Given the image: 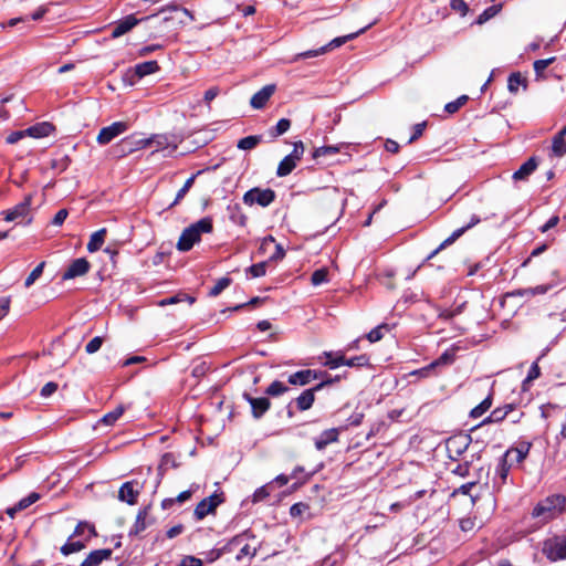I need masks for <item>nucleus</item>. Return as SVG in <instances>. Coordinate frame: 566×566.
I'll use <instances>...</instances> for the list:
<instances>
[{
    "label": "nucleus",
    "instance_id": "nucleus-57",
    "mask_svg": "<svg viewBox=\"0 0 566 566\" xmlns=\"http://www.w3.org/2000/svg\"><path fill=\"white\" fill-rule=\"evenodd\" d=\"M88 531L90 533L92 534H95V528L93 525H90L88 523L86 522H80L76 527H75V531L73 533V536H78V535H82L84 534L85 531Z\"/></svg>",
    "mask_w": 566,
    "mask_h": 566
},
{
    "label": "nucleus",
    "instance_id": "nucleus-44",
    "mask_svg": "<svg viewBox=\"0 0 566 566\" xmlns=\"http://www.w3.org/2000/svg\"><path fill=\"white\" fill-rule=\"evenodd\" d=\"M44 266L45 262H41L32 270V272L25 279V287H30L42 275Z\"/></svg>",
    "mask_w": 566,
    "mask_h": 566
},
{
    "label": "nucleus",
    "instance_id": "nucleus-8",
    "mask_svg": "<svg viewBox=\"0 0 566 566\" xmlns=\"http://www.w3.org/2000/svg\"><path fill=\"white\" fill-rule=\"evenodd\" d=\"M128 129L126 122H115L109 126L103 127L97 135V143L99 145H106L115 139L117 136L124 134Z\"/></svg>",
    "mask_w": 566,
    "mask_h": 566
},
{
    "label": "nucleus",
    "instance_id": "nucleus-11",
    "mask_svg": "<svg viewBox=\"0 0 566 566\" xmlns=\"http://www.w3.org/2000/svg\"><path fill=\"white\" fill-rule=\"evenodd\" d=\"M532 446L530 441H518L515 447L507 449L503 455L507 458L511 463L516 462L520 464L527 458Z\"/></svg>",
    "mask_w": 566,
    "mask_h": 566
},
{
    "label": "nucleus",
    "instance_id": "nucleus-15",
    "mask_svg": "<svg viewBox=\"0 0 566 566\" xmlns=\"http://www.w3.org/2000/svg\"><path fill=\"white\" fill-rule=\"evenodd\" d=\"M143 19H137L134 14H129L120 20H118L113 29H112V38H119L127 32H129L133 28H135Z\"/></svg>",
    "mask_w": 566,
    "mask_h": 566
},
{
    "label": "nucleus",
    "instance_id": "nucleus-24",
    "mask_svg": "<svg viewBox=\"0 0 566 566\" xmlns=\"http://www.w3.org/2000/svg\"><path fill=\"white\" fill-rule=\"evenodd\" d=\"M338 437H339V429L332 428V429L325 430L315 439V448L318 451H322L328 444L338 441Z\"/></svg>",
    "mask_w": 566,
    "mask_h": 566
},
{
    "label": "nucleus",
    "instance_id": "nucleus-27",
    "mask_svg": "<svg viewBox=\"0 0 566 566\" xmlns=\"http://www.w3.org/2000/svg\"><path fill=\"white\" fill-rule=\"evenodd\" d=\"M552 289L551 284H541L535 287L517 289L511 293L513 296L534 297L536 295L546 294Z\"/></svg>",
    "mask_w": 566,
    "mask_h": 566
},
{
    "label": "nucleus",
    "instance_id": "nucleus-3",
    "mask_svg": "<svg viewBox=\"0 0 566 566\" xmlns=\"http://www.w3.org/2000/svg\"><path fill=\"white\" fill-rule=\"evenodd\" d=\"M368 28H369V25L358 30L357 32H354V33H350V34H347L344 36L335 38L331 42H328L327 44H325L318 49L308 50V51L297 53L290 60V63H295V62H298L300 60L312 59V57L323 55V54L327 53L328 51L339 48L340 45L345 44L347 41H350V40L357 38L360 33H364Z\"/></svg>",
    "mask_w": 566,
    "mask_h": 566
},
{
    "label": "nucleus",
    "instance_id": "nucleus-48",
    "mask_svg": "<svg viewBox=\"0 0 566 566\" xmlns=\"http://www.w3.org/2000/svg\"><path fill=\"white\" fill-rule=\"evenodd\" d=\"M369 364V358L367 355H359L353 358H345V366L348 367H361Z\"/></svg>",
    "mask_w": 566,
    "mask_h": 566
},
{
    "label": "nucleus",
    "instance_id": "nucleus-38",
    "mask_svg": "<svg viewBox=\"0 0 566 566\" xmlns=\"http://www.w3.org/2000/svg\"><path fill=\"white\" fill-rule=\"evenodd\" d=\"M289 390V387L284 385L282 381L274 380L266 388L265 394L272 397H277L285 394Z\"/></svg>",
    "mask_w": 566,
    "mask_h": 566
},
{
    "label": "nucleus",
    "instance_id": "nucleus-2",
    "mask_svg": "<svg viewBox=\"0 0 566 566\" xmlns=\"http://www.w3.org/2000/svg\"><path fill=\"white\" fill-rule=\"evenodd\" d=\"M213 230L212 219L205 217L197 222L190 224L181 232L176 248L180 252H187L201 240L203 233H211Z\"/></svg>",
    "mask_w": 566,
    "mask_h": 566
},
{
    "label": "nucleus",
    "instance_id": "nucleus-58",
    "mask_svg": "<svg viewBox=\"0 0 566 566\" xmlns=\"http://www.w3.org/2000/svg\"><path fill=\"white\" fill-rule=\"evenodd\" d=\"M24 136H28L27 129L24 130H17L9 134L6 138V142L10 145L18 143L20 139H22Z\"/></svg>",
    "mask_w": 566,
    "mask_h": 566
},
{
    "label": "nucleus",
    "instance_id": "nucleus-4",
    "mask_svg": "<svg viewBox=\"0 0 566 566\" xmlns=\"http://www.w3.org/2000/svg\"><path fill=\"white\" fill-rule=\"evenodd\" d=\"M249 537V533L244 532L242 534L234 536L224 545V549H228L229 553H234L238 551L235 555V559L238 563L250 562L256 554V547L251 546L247 542Z\"/></svg>",
    "mask_w": 566,
    "mask_h": 566
},
{
    "label": "nucleus",
    "instance_id": "nucleus-60",
    "mask_svg": "<svg viewBox=\"0 0 566 566\" xmlns=\"http://www.w3.org/2000/svg\"><path fill=\"white\" fill-rule=\"evenodd\" d=\"M57 389V384L56 382H53V381H50V382H46L42 389H41V396L42 397H50L52 394H54Z\"/></svg>",
    "mask_w": 566,
    "mask_h": 566
},
{
    "label": "nucleus",
    "instance_id": "nucleus-36",
    "mask_svg": "<svg viewBox=\"0 0 566 566\" xmlns=\"http://www.w3.org/2000/svg\"><path fill=\"white\" fill-rule=\"evenodd\" d=\"M291 127V120L287 118H281L277 124L270 128L269 134L271 137L276 138L286 133Z\"/></svg>",
    "mask_w": 566,
    "mask_h": 566
},
{
    "label": "nucleus",
    "instance_id": "nucleus-40",
    "mask_svg": "<svg viewBox=\"0 0 566 566\" xmlns=\"http://www.w3.org/2000/svg\"><path fill=\"white\" fill-rule=\"evenodd\" d=\"M85 547V544L81 541H75V542H72L71 538L69 539V542H66L62 547H61V553L63 555H70L72 553H76V552H80L82 551L83 548Z\"/></svg>",
    "mask_w": 566,
    "mask_h": 566
},
{
    "label": "nucleus",
    "instance_id": "nucleus-51",
    "mask_svg": "<svg viewBox=\"0 0 566 566\" xmlns=\"http://www.w3.org/2000/svg\"><path fill=\"white\" fill-rule=\"evenodd\" d=\"M382 329H388V325L386 324H382V325H379L375 328H373L368 334H367V339L370 342V343H375V342H378L382 338Z\"/></svg>",
    "mask_w": 566,
    "mask_h": 566
},
{
    "label": "nucleus",
    "instance_id": "nucleus-22",
    "mask_svg": "<svg viewBox=\"0 0 566 566\" xmlns=\"http://www.w3.org/2000/svg\"><path fill=\"white\" fill-rule=\"evenodd\" d=\"M113 551L111 548H102L91 552L80 566H98L103 560L111 558Z\"/></svg>",
    "mask_w": 566,
    "mask_h": 566
},
{
    "label": "nucleus",
    "instance_id": "nucleus-14",
    "mask_svg": "<svg viewBox=\"0 0 566 566\" xmlns=\"http://www.w3.org/2000/svg\"><path fill=\"white\" fill-rule=\"evenodd\" d=\"M276 90L275 84H268L252 95L250 105L254 109H262Z\"/></svg>",
    "mask_w": 566,
    "mask_h": 566
},
{
    "label": "nucleus",
    "instance_id": "nucleus-34",
    "mask_svg": "<svg viewBox=\"0 0 566 566\" xmlns=\"http://www.w3.org/2000/svg\"><path fill=\"white\" fill-rule=\"evenodd\" d=\"M492 406V396L489 395L483 401H481L476 407H474L470 411L471 418H480L482 415H484Z\"/></svg>",
    "mask_w": 566,
    "mask_h": 566
},
{
    "label": "nucleus",
    "instance_id": "nucleus-43",
    "mask_svg": "<svg viewBox=\"0 0 566 566\" xmlns=\"http://www.w3.org/2000/svg\"><path fill=\"white\" fill-rule=\"evenodd\" d=\"M39 500H40V494L36 492H31L28 496L21 499L17 503V509L20 511H23V510L28 509L30 505H32L33 503L38 502Z\"/></svg>",
    "mask_w": 566,
    "mask_h": 566
},
{
    "label": "nucleus",
    "instance_id": "nucleus-39",
    "mask_svg": "<svg viewBox=\"0 0 566 566\" xmlns=\"http://www.w3.org/2000/svg\"><path fill=\"white\" fill-rule=\"evenodd\" d=\"M124 410L123 406H118L113 411L106 413L101 421L106 426H112L122 417Z\"/></svg>",
    "mask_w": 566,
    "mask_h": 566
},
{
    "label": "nucleus",
    "instance_id": "nucleus-10",
    "mask_svg": "<svg viewBox=\"0 0 566 566\" xmlns=\"http://www.w3.org/2000/svg\"><path fill=\"white\" fill-rule=\"evenodd\" d=\"M481 219L479 216L473 214L470 219V222L462 228H459L452 232V234L447 238L436 250H433L429 255L428 260L432 259L434 255L439 253L440 250L444 249L447 245L453 243L455 240H458L465 231L473 228L478 223H480Z\"/></svg>",
    "mask_w": 566,
    "mask_h": 566
},
{
    "label": "nucleus",
    "instance_id": "nucleus-45",
    "mask_svg": "<svg viewBox=\"0 0 566 566\" xmlns=\"http://www.w3.org/2000/svg\"><path fill=\"white\" fill-rule=\"evenodd\" d=\"M468 99L469 97L467 95H461L455 101L448 103L444 109L449 114L457 113L468 102Z\"/></svg>",
    "mask_w": 566,
    "mask_h": 566
},
{
    "label": "nucleus",
    "instance_id": "nucleus-59",
    "mask_svg": "<svg viewBox=\"0 0 566 566\" xmlns=\"http://www.w3.org/2000/svg\"><path fill=\"white\" fill-rule=\"evenodd\" d=\"M270 495L269 485L259 488L253 494V502H260Z\"/></svg>",
    "mask_w": 566,
    "mask_h": 566
},
{
    "label": "nucleus",
    "instance_id": "nucleus-26",
    "mask_svg": "<svg viewBox=\"0 0 566 566\" xmlns=\"http://www.w3.org/2000/svg\"><path fill=\"white\" fill-rule=\"evenodd\" d=\"M149 510V506H145L144 509L139 510L136 516V521L129 531V535L137 536L147 528V526L150 524L148 521Z\"/></svg>",
    "mask_w": 566,
    "mask_h": 566
},
{
    "label": "nucleus",
    "instance_id": "nucleus-47",
    "mask_svg": "<svg viewBox=\"0 0 566 566\" xmlns=\"http://www.w3.org/2000/svg\"><path fill=\"white\" fill-rule=\"evenodd\" d=\"M327 280H328V271L325 268L314 271L311 276V282L313 285H319L322 283L327 282Z\"/></svg>",
    "mask_w": 566,
    "mask_h": 566
},
{
    "label": "nucleus",
    "instance_id": "nucleus-64",
    "mask_svg": "<svg viewBox=\"0 0 566 566\" xmlns=\"http://www.w3.org/2000/svg\"><path fill=\"white\" fill-rule=\"evenodd\" d=\"M67 216H69V212H67V210H66V209H61V210H59V211L55 213V216H54V218H53V220H52V224H54V226H61V224H63V222L65 221V219L67 218Z\"/></svg>",
    "mask_w": 566,
    "mask_h": 566
},
{
    "label": "nucleus",
    "instance_id": "nucleus-56",
    "mask_svg": "<svg viewBox=\"0 0 566 566\" xmlns=\"http://www.w3.org/2000/svg\"><path fill=\"white\" fill-rule=\"evenodd\" d=\"M303 154H304V144L300 140V142L294 143L293 151L289 156L298 163L301 160Z\"/></svg>",
    "mask_w": 566,
    "mask_h": 566
},
{
    "label": "nucleus",
    "instance_id": "nucleus-32",
    "mask_svg": "<svg viewBox=\"0 0 566 566\" xmlns=\"http://www.w3.org/2000/svg\"><path fill=\"white\" fill-rule=\"evenodd\" d=\"M296 165L297 161L287 155L280 161L276 169V175L279 177H285L294 170Z\"/></svg>",
    "mask_w": 566,
    "mask_h": 566
},
{
    "label": "nucleus",
    "instance_id": "nucleus-53",
    "mask_svg": "<svg viewBox=\"0 0 566 566\" xmlns=\"http://www.w3.org/2000/svg\"><path fill=\"white\" fill-rule=\"evenodd\" d=\"M102 344L103 338L101 336H95L86 344L85 350L87 354H94L101 348Z\"/></svg>",
    "mask_w": 566,
    "mask_h": 566
},
{
    "label": "nucleus",
    "instance_id": "nucleus-37",
    "mask_svg": "<svg viewBox=\"0 0 566 566\" xmlns=\"http://www.w3.org/2000/svg\"><path fill=\"white\" fill-rule=\"evenodd\" d=\"M200 174V171H198L197 174L192 175L191 177H189L185 185L179 189V191L177 192L176 195V198L174 200V202L170 205V207H174L176 206L177 203H179V201L186 196V193L190 190V188L192 187L193 182H195V179L197 177V175Z\"/></svg>",
    "mask_w": 566,
    "mask_h": 566
},
{
    "label": "nucleus",
    "instance_id": "nucleus-23",
    "mask_svg": "<svg viewBox=\"0 0 566 566\" xmlns=\"http://www.w3.org/2000/svg\"><path fill=\"white\" fill-rule=\"evenodd\" d=\"M159 70V65L156 61H147L135 65L134 69L128 70L127 74L136 78H142L146 75L153 74Z\"/></svg>",
    "mask_w": 566,
    "mask_h": 566
},
{
    "label": "nucleus",
    "instance_id": "nucleus-9",
    "mask_svg": "<svg viewBox=\"0 0 566 566\" xmlns=\"http://www.w3.org/2000/svg\"><path fill=\"white\" fill-rule=\"evenodd\" d=\"M331 382L332 380H323L315 387L304 390L294 401L297 410H308L315 401V392Z\"/></svg>",
    "mask_w": 566,
    "mask_h": 566
},
{
    "label": "nucleus",
    "instance_id": "nucleus-6",
    "mask_svg": "<svg viewBox=\"0 0 566 566\" xmlns=\"http://www.w3.org/2000/svg\"><path fill=\"white\" fill-rule=\"evenodd\" d=\"M543 555L551 562L566 559V535H554L543 542Z\"/></svg>",
    "mask_w": 566,
    "mask_h": 566
},
{
    "label": "nucleus",
    "instance_id": "nucleus-20",
    "mask_svg": "<svg viewBox=\"0 0 566 566\" xmlns=\"http://www.w3.org/2000/svg\"><path fill=\"white\" fill-rule=\"evenodd\" d=\"M321 373L312 369H303L298 370L289 376V382L291 385L305 386L310 384L312 380L319 378Z\"/></svg>",
    "mask_w": 566,
    "mask_h": 566
},
{
    "label": "nucleus",
    "instance_id": "nucleus-5",
    "mask_svg": "<svg viewBox=\"0 0 566 566\" xmlns=\"http://www.w3.org/2000/svg\"><path fill=\"white\" fill-rule=\"evenodd\" d=\"M31 203L32 196L28 195L21 202L15 205L12 209L2 211L1 214L7 222L15 221L17 223L24 222L25 224H29L32 221Z\"/></svg>",
    "mask_w": 566,
    "mask_h": 566
},
{
    "label": "nucleus",
    "instance_id": "nucleus-19",
    "mask_svg": "<svg viewBox=\"0 0 566 566\" xmlns=\"http://www.w3.org/2000/svg\"><path fill=\"white\" fill-rule=\"evenodd\" d=\"M511 465L512 463L507 458H505L504 455L500 458L499 463L495 468L493 479V483L495 486L501 488L506 483Z\"/></svg>",
    "mask_w": 566,
    "mask_h": 566
},
{
    "label": "nucleus",
    "instance_id": "nucleus-50",
    "mask_svg": "<svg viewBox=\"0 0 566 566\" xmlns=\"http://www.w3.org/2000/svg\"><path fill=\"white\" fill-rule=\"evenodd\" d=\"M338 151H339L338 146L318 147L314 150L313 158H318V157H323V156H327V155H334V154H337Z\"/></svg>",
    "mask_w": 566,
    "mask_h": 566
},
{
    "label": "nucleus",
    "instance_id": "nucleus-29",
    "mask_svg": "<svg viewBox=\"0 0 566 566\" xmlns=\"http://www.w3.org/2000/svg\"><path fill=\"white\" fill-rule=\"evenodd\" d=\"M565 136H566V125L553 138L552 150H553L554 155L557 157H562L566 154Z\"/></svg>",
    "mask_w": 566,
    "mask_h": 566
},
{
    "label": "nucleus",
    "instance_id": "nucleus-7",
    "mask_svg": "<svg viewBox=\"0 0 566 566\" xmlns=\"http://www.w3.org/2000/svg\"><path fill=\"white\" fill-rule=\"evenodd\" d=\"M275 198L276 193L273 189L254 187L243 195L242 201L249 207L258 205L262 208H266L275 200Z\"/></svg>",
    "mask_w": 566,
    "mask_h": 566
},
{
    "label": "nucleus",
    "instance_id": "nucleus-55",
    "mask_svg": "<svg viewBox=\"0 0 566 566\" xmlns=\"http://www.w3.org/2000/svg\"><path fill=\"white\" fill-rule=\"evenodd\" d=\"M450 7L452 10L460 12L461 15H465L469 10V7L464 0H451Z\"/></svg>",
    "mask_w": 566,
    "mask_h": 566
},
{
    "label": "nucleus",
    "instance_id": "nucleus-21",
    "mask_svg": "<svg viewBox=\"0 0 566 566\" xmlns=\"http://www.w3.org/2000/svg\"><path fill=\"white\" fill-rule=\"evenodd\" d=\"M516 410V407L513 403H507L503 407L495 408L489 417H486L481 424L491 423V422H501L512 412Z\"/></svg>",
    "mask_w": 566,
    "mask_h": 566
},
{
    "label": "nucleus",
    "instance_id": "nucleus-17",
    "mask_svg": "<svg viewBox=\"0 0 566 566\" xmlns=\"http://www.w3.org/2000/svg\"><path fill=\"white\" fill-rule=\"evenodd\" d=\"M137 484L136 481L125 482L118 491V500L129 505L136 504L139 495V490L135 488Z\"/></svg>",
    "mask_w": 566,
    "mask_h": 566
},
{
    "label": "nucleus",
    "instance_id": "nucleus-49",
    "mask_svg": "<svg viewBox=\"0 0 566 566\" xmlns=\"http://www.w3.org/2000/svg\"><path fill=\"white\" fill-rule=\"evenodd\" d=\"M555 61V57H548L544 60H536L533 64L534 71L537 76H541L546 67H548L553 62Z\"/></svg>",
    "mask_w": 566,
    "mask_h": 566
},
{
    "label": "nucleus",
    "instance_id": "nucleus-41",
    "mask_svg": "<svg viewBox=\"0 0 566 566\" xmlns=\"http://www.w3.org/2000/svg\"><path fill=\"white\" fill-rule=\"evenodd\" d=\"M268 262L269 261H264L249 266L247 269V274H249L251 277H261L265 275Z\"/></svg>",
    "mask_w": 566,
    "mask_h": 566
},
{
    "label": "nucleus",
    "instance_id": "nucleus-54",
    "mask_svg": "<svg viewBox=\"0 0 566 566\" xmlns=\"http://www.w3.org/2000/svg\"><path fill=\"white\" fill-rule=\"evenodd\" d=\"M310 509V506L303 502H298V503H295L291 506L290 509V514L291 516L293 517H298L301 516L303 513H305L307 510Z\"/></svg>",
    "mask_w": 566,
    "mask_h": 566
},
{
    "label": "nucleus",
    "instance_id": "nucleus-46",
    "mask_svg": "<svg viewBox=\"0 0 566 566\" xmlns=\"http://www.w3.org/2000/svg\"><path fill=\"white\" fill-rule=\"evenodd\" d=\"M191 495H192V491L191 490L184 491L176 499H166V500H164L163 501V507L164 509L170 507L175 502L184 503V502L188 501L191 497Z\"/></svg>",
    "mask_w": 566,
    "mask_h": 566
},
{
    "label": "nucleus",
    "instance_id": "nucleus-25",
    "mask_svg": "<svg viewBox=\"0 0 566 566\" xmlns=\"http://www.w3.org/2000/svg\"><path fill=\"white\" fill-rule=\"evenodd\" d=\"M470 444L469 436L452 437L447 441V449L450 453L462 454Z\"/></svg>",
    "mask_w": 566,
    "mask_h": 566
},
{
    "label": "nucleus",
    "instance_id": "nucleus-28",
    "mask_svg": "<svg viewBox=\"0 0 566 566\" xmlns=\"http://www.w3.org/2000/svg\"><path fill=\"white\" fill-rule=\"evenodd\" d=\"M54 130V127L52 124L48 122L35 124L29 128H27L28 136L34 137V138H41L49 136Z\"/></svg>",
    "mask_w": 566,
    "mask_h": 566
},
{
    "label": "nucleus",
    "instance_id": "nucleus-61",
    "mask_svg": "<svg viewBox=\"0 0 566 566\" xmlns=\"http://www.w3.org/2000/svg\"><path fill=\"white\" fill-rule=\"evenodd\" d=\"M180 566H202V560L195 556H185L180 562Z\"/></svg>",
    "mask_w": 566,
    "mask_h": 566
},
{
    "label": "nucleus",
    "instance_id": "nucleus-30",
    "mask_svg": "<svg viewBox=\"0 0 566 566\" xmlns=\"http://www.w3.org/2000/svg\"><path fill=\"white\" fill-rule=\"evenodd\" d=\"M106 232H107V230L105 228H102V229L95 231L94 233H92L90 241L87 243L88 252L93 253V252L98 251L102 248V245L105 241Z\"/></svg>",
    "mask_w": 566,
    "mask_h": 566
},
{
    "label": "nucleus",
    "instance_id": "nucleus-35",
    "mask_svg": "<svg viewBox=\"0 0 566 566\" xmlns=\"http://www.w3.org/2000/svg\"><path fill=\"white\" fill-rule=\"evenodd\" d=\"M327 360L324 363L331 369H335L342 365H345V356L340 353H324Z\"/></svg>",
    "mask_w": 566,
    "mask_h": 566
},
{
    "label": "nucleus",
    "instance_id": "nucleus-62",
    "mask_svg": "<svg viewBox=\"0 0 566 566\" xmlns=\"http://www.w3.org/2000/svg\"><path fill=\"white\" fill-rule=\"evenodd\" d=\"M499 9L496 7H490L488 8L478 19L479 23H483L490 18L494 17L497 13Z\"/></svg>",
    "mask_w": 566,
    "mask_h": 566
},
{
    "label": "nucleus",
    "instance_id": "nucleus-12",
    "mask_svg": "<svg viewBox=\"0 0 566 566\" xmlns=\"http://www.w3.org/2000/svg\"><path fill=\"white\" fill-rule=\"evenodd\" d=\"M91 264L85 258L74 260L66 271L62 274L64 281L72 280L77 276H83L90 271Z\"/></svg>",
    "mask_w": 566,
    "mask_h": 566
},
{
    "label": "nucleus",
    "instance_id": "nucleus-18",
    "mask_svg": "<svg viewBox=\"0 0 566 566\" xmlns=\"http://www.w3.org/2000/svg\"><path fill=\"white\" fill-rule=\"evenodd\" d=\"M537 167L538 159L536 157H531L512 175V179L515 182L527 181L530 176L537 169Z\"/></svg>",
    "mask_w": 566,
    "mask_h": 566
},
{
    "label": "nucleus",
    "instance_id": "nucleus-1",
    "mask_svg": "<svg viewBox=\"0 0 566 566\" xmlns=\"http://www.w3.org/2000/svg\"><path fill=\"white\" fill-rule=\"evenodd\" d=\"M566 512V497L562 494H552L541 500L532 511V517L542 523H548Z\"/></svg>",
    "mask_w": 566,
    "mask_h": 566
},
{
    "label": "nucleus",
    "instance_id": "nucleus-13",
    "mask_svg": "<svg viewBox=\"0 0 566 566\" xmlns=\"http://www.w3.org/2000/svg\"><path fill=\"white\" fill-rule=\"evenodd\" d=\"M221 503L217 494L208 496L200 501L195 509V516L197 520L205 518L208 514L212 513L216 507Z\"/></svg>",
    "mask_w": 566,
    "mask_h": 566
},
{
    "label": "nucleus",
    "instance_id": "nucleus-52",
    "mask_svg": "<svg viewBox=\"0 0 566 566\" xmlns=\"http://www.w3.org/2000/svg\"><path fill=\"white\" fill-rule=\"evenodd\" d=\"M451 355L449 353H443L437 360L432 361L429 366L421 369L420 373H426L427 370L433 369L434 367L439 365H446L451 363Z\"/></svg>",
    "mask_w": 566,
    "mask_h": 566
},
{
    "label": "nucleus",
    "instance_id": "nucleus-33",
    "mask_svg": "<svg viewBox=\"0 0 566 566\" xmlns=\"http://www.w3.org/2000/svg\"><path fill=\"white\" fill-rule=\"evenodd\" d=\"M261 140L262 137L258 135L247 136L238 142L237 147L242 150H251L255 148L261 143Z\"/></svg>",
    "mask_w": 566,
    "mask_h": 566
},
{
    "label": "nucleus",
    "instance_id": "nucleus-42",
    "mask_svg": "<svg viewBox=\"0 0 566 566\" xmlns=\"http://www.w3.org/2000/svg\"><path fill=\"white\" fill-rule=\"evenodd\" d=\"M231 284L230 277H221L219 279L216 284L211 287L209 295L210 296H218L222 291H224L229 285Z\"/></svg>",
    "mask_w": 566,
    "mask_h": 566
},
{
    "label": "nucleus",
    "instance_id": "nucleus-16",
    "mask_svg": "<svg viewBox=\"0 0 566 566\" xmlns=\"http://www.w3.org/2000/svg\"><path fill=\"white\" fill-rule=\"evenodd\" d=\"M243 398L250 403L252 415L255 419H260L271 406V402L265 397L253 398L249 394H243Z\"/></svg>",
    "mask_w": 566,
    "mask_h": 566
},
{
    "label": "nucleus",
    "instance_id": "nucleus-63",
    "mask_svg": "<svg viewBox=\"0 0 566 566\" xmlns=\"http://www.w3.org/2000/svg\"><path fill=\"white\" fill-rule=\"evenodd\" d=\"M220 93L219 87L213 86L206 91L203 99L209 105Z\"/></svg>",
    "mask_w": 566,
    "mask_h": 566
},
{
    "label": "nucleus",
    "instance_id": "nucleus-31",
    "mask_svg": "<svg viewBox=\"0 0 566 566\" xmlns=\"http://www.w3.org/2000/svg\"><path fill=\"white\" fill-rule=\"evenodd\" d=\"M520 86H523L524 90L527 87V81L522 76L521 73L515 72L509 76L507 80V88L511 93L516 94L518 92Z\"/></svg>",
    "mask_w": 566,
    "mask_h": 566
}]
</instances>
